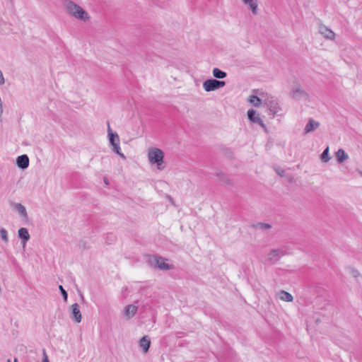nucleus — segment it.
Here are the masks:
<instances>
[{
	"instance_id": "10",
	"label": "nucleus",
	"mask_w": 362,
	"mask_h": 362,
	"mask_svg": "<svg viewBox=\"0 0 362 362\" xmlns=\"http://www.w3.org/2000/svg\"><path fill=\"white\" fill-rule=\"evenodd\" d=\"M17 166L22 169H26L29 165V158L26 154L19 156L16 159Z\"/></svg>"
},
{
	"instance_id": "23",
	"label": "nucleus",
	"mask_w": 362,
	"mask_h": 362,
	"mask_svg": "<svg viewBox=\"0 0 362 362\" xmlns=\"http://www.w3.org/2000/svg\"><path fill=\"white\" fill-rule=\"evenodd\" d=\"M329 151V146H327V148L323 151L322 153L321 154L320 159L322 163H327L330 160Z\"/></svg>"
},
{
	"instance_id": "13",
	"label": "nucleus",
	"mask_w": 362,
	"mask_h": 362,
	"mask_svg": "<svg viewBox=\"0 0 362 362\" xmlns=\"http://www.w3.org/2000/svg\"><path fill=\"white\" fill-rule=\"evenodd\" d=\"M320 127V123L317 121H315L313 119L310 118L308 120V122L305 127L304 132L305 134H309L315 129H317Z\"/></svg>"
},
{
	"instance_id": "31",
	"label": "nucleus",
	"mask_w": 362,
	"mask_h": 362,
	"mask_svg": "<svg viewBox=\"0 0 362 362\" xmlns=\"http://www.w3.org/2000/svg\"><path fill=\"white\" fill-rule=\"evenodd\" d=\"M276 173L281 176V177H283L284 176V173H285V170H282V169H277L276 170Z\"/></svg>"
},
{
	"instance_id": "1",
	"label": "nucleus",
	"mask_w": 362,
	"mask_h": 362,
	"mask_svg": "<svg viewBox=\"0 0 362 362\" xmlns=\"http://www.w3.org/2000/svg\"><path fill=\"white\" fill-rule=\"evenodd\" d=\"M62 2L66 11L71 16L84 22L90 20V17L89 14L74 1L71 0H63Z\"/></svg>"
},
{
	"instance_id": "37",
	"label": "nucleus",
	"mask_w": 362,
	"mask_h": 362,
	"mask_svg": "<svg viewBox=\"0 0 362 362\" xmlns=\"http://www.w3.org/2000/svg\"><path fill=\"white\" fill-rule=\"evenodd\" d=\"M7 362H11L10 359H8L7 360Z\"/></svg>"
},
{
	"instance_id": "28",
	"label": "nucleus",
	"mask_w": 362,
	"mask_h": 362,
	"mask_svg": "<svg viewBox=\"0 0 362 362\" xmlns=\"http://www.w3.org/2000/svg\"><path fill=\"white\" fill-rule=\"evenodd\" d=\"M42 354H43L42 362H49V358H48V356H47L45 349L42 350Z\"/></svg>"
},
{
	"instance_id": "26",
	"label": "nucleus",
	"mask_w": 362,
	"mask_h": 362,
	"mask_svg": "<svg viewBox=\"0 0 362 362\" xmlns=\"http://www.w3.org/2000/svg\"><path fill=\"white\" fill-rule=\"evenodd\" d=\"M0 238L5 243H8V237L7 230L5 228L0 229Z\"/></svg>"
},
{
	"instance_id": "2",
	"label": "nucleus",
	"mask_w": 362,
	"mask_h": 362,
	"mask_svg": "<svg viewBox=\"0 0 362 362\" xmlns=\"http://www.w3.org/2000/svg\"><path fill=\"white\" fill-rule=\"evenodd\" d=\"M166 259L156 255H148L146 262L148 264L155 269L167 271L173 268V265H170L165 262Z\"/></svg>"
},
{
	"instance_id": "20",
	"label": "nucleus",
	"mask_w": 362,
	"mask_h": 362,
	"mask_svg": "<svg viewBox=\"0 0 362 362\" xmlns=\"http://www.w3.org/2000/svg\"><path fill=\"white\" fill-rule=\"evenodd\" d=\"M279 297L281 300L286 301V302H292L293 300V296L289 293L287 291H281L279 293Z\"/></svg>"
},
{
	"instance_id": "3",
	"label": "nucleus",
	"mask_w": 362,
	"mask_h": 362,
	"mask_svg": "<svg viewBox=\"0 0 362 362\" xmlns=\"http://www.w3.org/2000/svg\"><path fill=\"white\" fill-rule=\"evenodd\" d=\"M163 152L157 148H151L148 153V158L151 163L157 164V168L159 170L163 169Z\"/></svg>"
},
{
	"instance_id": "34",
	"label": "nucleus",
	"mask_w": 362,
	"mask_h": 362,
	"mask_svg": "<svg viewBox=\"0 0 362 362\" xmlns=\"http://www.w3.org/2000/svg\"><path fill=\"white\" fill-rule=\"evenodd\" d=\"M7 3L10 4H13V2H14V0H6Z\"/></svg>"
},
{
	"instance_id": "16",
	"label": "nucleus",
	"mask_w": 362,
	"mask_h": 362,
	"mask_svg": "<svg viewBox=\"0 0 362 362\" xmlns=\"http://www.w3.org/2000/svg\"><path fill=\"white\" fill-rule=\"evenodd\" d=\"M18 237L22 239L23 246L26 244V243L30 240V234L26 228H21L18 231Z\"/></svg>"
},
{
	"instance_id": "21",
	"label": "nucleus",
	"mask_w": 362,
	"mask_h": 362,
	"mask_svg": "<svg viewBox=\"0 0 362 362\" xmlns=\"http://www.w3.org/2000/svg\"><path fill=\"white\" fill-rule=\"evenodd\" d=\"M213 76L216 78H218V79H222V78H224L226 77L227 76V74L221 70L220 69L218 68H214L213 69Z\"/></svg>"
},
{
	"instance_id": "5",
	"label": "nucleus",
	"mask_w": 362,
	"mask_h": 362,
	"mask_svg": "<svg viewBox=\"0 0 362 362\" xmlns=\"http://www.w3.org/2000/svg\"><path fill=\"white\" fill-rule=\"evenodd\" d=\"M226 85L224 81H219L214 78L207 79L203 83V88L205 91L211 92L218 90Z\"/></svg>"
},
{
	"instance_id": "11",
	"label": "nucleus",
	"mask_w": 362,
	"mask_h": 362,
	"mask_svg": "<svg viewBox=\"0 0 362 362\" xmlns=\"http://www.w3.org/2000/svg\"><path fill=\"white\" fill-rule=\"evenodd\" d=\"M71 315L72 319H74L76 322L79 323L81 321L82 316L79 309V305L78 303H74L71 307Z\"/></svg>"
},
{
	"instance_id": "12",
	"label": "nucleus",
	"mask_w": 362,
	"mask_h": 362,
	"mask_svg": "<svg viewBox=\"0 0 362 362\" xmlns=\"http://www.w3.org/2000/svg\"><path fill=\"white\" fill-rule=\"evenodd\" d=\"M319 32L326 39L334 40L335 37L334 33L331 29L323 25L319 27Z\"/></svg>"
},
{
	"instance_id": "7",
	"label": "nucleus",
	"mask_w": 362,
	"mask_h": 362,
	"mask_svg": "<svg viewBox=\"0 0 362 362\" xmlns=\"http://www.w3.org/2000/svg\"><path fill=\"white\" fill-rule=\"evenodd\" d=\"M264 104L269 108V112L273 116H275L280 110H281L279 103L273 97L267 98L264 100Z\"/></svg>"
},
{
	"instance_id": "17",
	"label": "nucleus",
	"mask_w": 362,
	"mask_h": 362,
	"mask_svg": "<svg viewBox=\"0 0 362 362\" xmlns=\"http://www.w3.org/2000/svg\"><path fill=\"white\" fill-rule=\"evenodd\" d=\"M12 206H13L14 209L17 211V212L24 218H28V214L25 207L20 204V203H12Z\"/></svg>"
},
{
	"instance_id": "29",
	"label": "nucleus",
	"mask_w": 362,
	"mask_h": 362,
	"mask_svg": "<svg viewBox=\"0 0 362 362\" xmlns=\"http://www.w3.org/2000/svg\"><path fill=\"white\" fill-rule=\"evenodd\" d=\"M5 83V79L3 76L2 71L0 70V85H3Z\"/></svg>"
},
{
	"instance_id": "18",
	"label": "nucleus",
	"mask_w": 362,
	"mask_h": 362,
	"mask_svg": "<svg viewBox=\"0 0 362 362\" xmlns=\"http://www.w3.org/2000/svg\"><path fill=\"white\" fill-rule=\"evenodd\" d=\"M337 160L339 163H342L344 161L349 158L348 154L344 151V149L339 148L336 152Z\"/></svg>"
},
{
	"instance_id": "19",
	"label": "nucleus",
	"mask_w": 362,
	"mask_h": 362,
	"mask_svg": "<svg viewBox=\"0 0 362 362\" xmlns=\"http://www.w3.org/2000/svg\"><path fill=\"white\" fill-rule=\"evenodd\" d=\"M243 2L249 6L253 14L257 13V0H243Z\"/></svg>"
},
{
	"instance_id": "6",
	"label": "nucleus",
	"mask_w": 362,
	"mask_h": 362,
	"mask_svg": "<svg viewBox=\"0 0 362 362\" xmlns=\"http://www.w3.org/2000/svg\"><path fill=\"white\" fill-rule=\"evenodd\" d=\"M285 254V251L282 249H273L268 254L266 262L270 264H274Z\"/></svg>"
},
{
	"instance_id": "8",
	"label": "nucleus",
	"mask_w": 362,
	"mask_h": 362,
	"mask_svg": "<svg viewBox=\"0 0 362 362\" xmlns=\"http://www.w3.org/2000/svg\"><path fill=\"white\" fill-rule=\"evenodd\" d=\"M247 117L250 121L253 123H257L260 125L264 130H267V127L264 123L263 120L259 117V115L257 114V111L250 109L247 111Z\"/></svg>"
},
{
	"instance_id": "33",
	"label": "nucleus",
	"mask_w": 362,
	"mask_h": 362,
	"mask_svg": "<svg viewBox=\"0 0 362 362\" xmlns=\"http://www.w3.org/2000/svg\"><path fill=\"white\" fill-rule=\"evenodd\" d=\"M353 275L354 277H358L360 275V274H359L358 271L354 269V270H353Z\"/></svg>"
},
{
	"instance_id": "36",
	"label": "nucleus",
	"mask_w": 362,
	"mask_h": 362,
	"mask_svg": "<svg viewBox=\"0 0 362 362\" xmlns=\"http://www.w3.org/2000/svg\"><path fill=\"white\" fill-rule=\"evenodd\" d=\"M14 362H18L17 358H14Z\"/></svg>"
},
{
	"instance_id": "4",
	"label": "nucleus",
	"mask_w": 362,
	"mask_h": 362,
	"mask_svg": "<svg viewBox=\"0 0 362 362\" xmlns=\"http://www.w3.org/2000/svg\"><path fill=\"white\" fill-rule=\"evenodd\" d=\"M108 136L110 145L112 146V150L114 153H117L120 157L125 158L124 155L121 152V148L119 147V138L116 132H112L110 124H108Z\"/></svg>"
},
{
	"instance_id": "38",
	"label": "nucleus",
	"mask_w": 362,
	"mask_h": 362,
	"mask_svg": "<svg viewBox=\"0 0 362 362\" xmlns=\"http://www.w3.org/2000/svg\"><path fill=\"white\" fill-rule=\"evenodd\" d=\"M361 176H362V173H361Z\"/></svg>"
},
{
	"instance_id": "14",
	"label": "nucleus",
	"mask_w": 362,
	"mask_h": 362,
	"mask_svg": "<svg viewBox=\"0 0 362 362\" xmlns=\"http://www.w3.org/2000/svg\"><path fill=\"white\" fill-rule=\"evenodd\" d=\"M138 308L134 305H128L124 308V316L127 319H131L137 312Z\"/></svg>"
},
{
	"instance_id": "32",
	"label": "nucleus",
	"mask_w": 362,
	"mask_h": 362,
	"mask_svg": "<svg viewBox=\"0 0 362 362\" xmlns=\"http://www.w3.org/2000/svg\"><path fill=\"white\" fill-rule=\"evenodd\" d=\"M3 114V103L2 101H0V118L1 117Z\"/></svg>"
},
{
	"instance_id": "35",
	"label": "nucleus",
	"mask_w": 362,
	"mask_h": 362,
	"mask_svg": "<svg viewBox=\"0 0 362 362\" xmlns=\"http://www.w3.org/2000/svg\"><path fill=\"white\" fill-rule=\"evenodd\" d=\"M104 182L106 185H108V180L106 178H105Z\"/></svg>"
},
{
	"instance_id": "30",
	"label": "nucleus",
	"mask_w": 362,
	"mask_h": 362,
	"mask_svg": "<svg viewBox=\"0 0 362 362\" xmlns=\"http://www.w3.org/2000/svg\"><path fill=\"white\" fill-rule=\"evenodd\" d=\"M115 236H113V235H111V236H110V238H109V237L107 236V239H106V243H107V244H110V243H111V242H112V241H114V240H115Z\"/></svg>"
},
{
	"instance_id": "9",
	"label": "nucleus",
	"mask_w": 362,
	"mask_h": 362,
	"mask_svg": "<svg viewBox=\"0 0 362 362\" xmlns=\"http://www.w3.org/2000/svg\"><path fill=\"white\" fill-rule=\"evenodd\" d=\"M291 96L296 100H300L301 98H305L308 97L307 93L301 88L300 86H296L293 87L291 90Z\"/></svg>"
},
{
	"instance_id": "27",
	"label": "nucleus",
	"mask_w": 362,
	"mask_h": 362,
	"mask_svg": "<svg viewBox=\"0 0 362 362\" xmlns=\"http://www.w3.org/2000/svg\"><path fill=\"white\" fill-rule=\"evenodd\" d=\"M59 289L62 295V297H63V299L64 301H66L67 300V298H68V294H67V292L66 291V290L63 288L62 286H59Z\"/></svg>"
},
{
	"instance_id": "22",
	"label": "nucleus",
	"mask_w": 362,
	"mask_h": 362,
	"mask_svg": "<svg viewBox=\"0 0 362 362\" xmlns=\"http://www.w3.org/2000/svg\"><path fill=\"white\" fill-rule=\"evenodd\" d=\"M216 175L218 177L220 181L227 185H232V182L230 180V179H228V177L223 172L217 171L216 173Z\"/></svg>"
},
{
	"instance_id": "25",
	"label": "nucleus",
	"mask_w": 362,
	"mask_h": 362,
	"mask_svg": "<svg viewBox=\"0 0 362 362\" xmlns=\"http://www.w3.org/2000/svg\"><path fill=\"white\" fill-rule=\"evenodd\" d=\"M254 227L262 230H266L270 229L272 228V226L269 223L259 222L255 225Z\"/></svg>"
},
{
	"instance_id": "24",
	"label": "nucleus",
	"mask_w": 362,
	"mask_h": 362,
	"mask_svg": "<svg viewBox=\"0 0 362 362\" xmlns=\"http://www.w3.org/2000/svg\"><path fill=\"white\" fill-rule=\"evenodd\" d=\"M249 102L255 107H259L262 104V100L257 95H251Z\"/></svg>"
},
{
	"instance_id": "15",
	"label": "nucleus",
	"mask_w": 362,
	"mask_h": 362,
	"mask_svg": "<svg viewBox=\"0 0 362 362\" xmlns=\"http://www.w3.org/2000/svg\"><path fill=\"white\" fill-rule=\"evenodd\" d=\"M151 346V340L148 336L145 335L139 340V346L143 349L144 353H147Z\"/></svg>"
}]
</instances>
